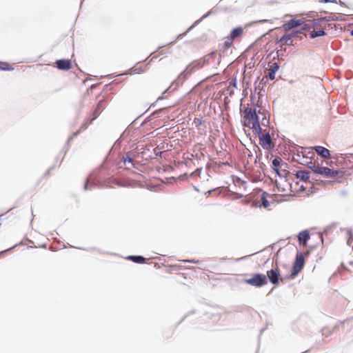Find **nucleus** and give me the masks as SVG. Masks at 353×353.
Returning <instances> with one entry per match:
<instances>
[{
  "label": "nucleus",
  "instance_id": "f257e3e1",
  "mask_svg": "<svg viewBox=\"0 0 353 353\" xmlns=\"http://www.w3.org/2000/svg\"><path fill=\"white\" fill-rule=\"evenodd\" d=\"M114 174L106 166L94 171L86 178L83 185L84 190H90L89 183L97 188H109L110 184L114 181Z\"/></svg>",
  "mask_w": 353,
  "mask_h": 353
},
{
  "label": "nucleus",
  "instance_id": "f03ea898",
  "mask_svg": "<svg viewBox=\"0 0 353 353\" xmlns=\"http://www.w3.org/2000/svg\"><path fill=\"white\" fill-rule=\"evenodd\" d=\"M343 161L344 162L342 167L336 169H330L327 166H320L316 175H321L326 179L334 176L343 179L352 175L353 173V154L343 157Z\"/></svg>",
  "mask_w": 353,
  "mask_h": 353
},
{
  "label": "nucleus",
  "instance_id": "7ed1b4c3",
  "mask_svg": "<svg viewBox=\"0 0 353 353\" xmlns=\"http://www.w3.org/2000/svg\"><path fill=\"white\" fill-rule=\"evenodd\" d=\"M261 114H263L261 107L248 106L245 108L243 114H241V123L244 127L251 128L252 132H259L262 128L260 125Z\"/></svg>",
  "mask_w": 353,
  "mask_h": 353
},
{
  "label": "nucleus",
  "instance_id": "20e7f679",
  "mask_svg": "<svg viewBox=\"0 0 353 353\" xmlns=\"http://www.w3.org/2000/svg\"><path fill=\"white\" fill-rule=\"evenodd\" d=\"M199 69L197 64L194 63V60L186 65L185 69L178 75L177 78L172 81V85H175L174 88L170 92H173L177 90L180 85H182L189 76L196 70Z\"/></svg>",
  "mask_w": 353,
  "mask_h": 353
},
{
  "label": "nucleus",
  "instance_id": "39448f33",
  "mask_svg": "<svg viewBox=\"0 0 353 353\" xmlns=\"http://www.w3.org/2000/svg\"><path fill=\"white\" fill-rule=\"evenodd\" d=\"M239 282L246 283L256 288H261L267 285L265 276L261 272L253 273L250 278L242 279Z\"/></svg>",
  "mask_w": 353,
  "mask_h": 353
},
{
  "label": "nucleus",
  "instance_id": "423d86ee",
  "mask_svg": "<svg viewBox=\"0 0 353 353\" xmlns=\"http://www.w3.org/2000/svg\"><path fill=\"white\" fill-rule=\"evenodd\" d=\"M253 134L259 137V144L263 150L274 151L272 146V141L268 130L261 128L259 132H253Z\"/></svg>",
  "mask_w": 353,
  "mask_h": 353
},
{
  "label": "nucleus",
  "instance_id": "0eeeda50",
  "mask_svg": "<svg viewBox=\"0 0 353 353\" xmlns=\"http://www.w3.org/2000/svg\"><path fill=\"white\" fill-rule=\"evenodd\" d=\"M162 48H163V46H159L157 47V48L156 49V50L154 52H152L149 55L148 58H150V60L148 62V63L145 65H144V66L141 65V66H139L136 68H132L131 69L126 70V71L123 72V73L117 74L115 77H120V76H123V75H132L134 74L143 73L145 70L146 67L150 64L151 61L158 57L157 55L154 54L155 53V52L159 51Z\"/></svg>",
  "mask_w": 353,
  "mask_h": 353
},
{
  "label": "nucleus",
  "instance_id": "6e6552de",
  "mask_svg": "<svg viewBox=\"0 0 353 353\" xmlns=\"http://www.w3.org/2000/svg\"><path fill=\"white\" fill-rule=\"evenodd\" d=\"M265 276L266 278L267 283L270 282L274 286L279 285L281 283V270L278 267H272L270 270L267 271Z\"/></svg>",
  "mask_w": 353,
  "mask_h": 353
},
{
  "label": "nucleus",
  "instance_id": "1a4fd4ad",
  "mask_svg": "<svg viewBox=\"0 0 353 353\" xmlns=\"http://www.w3.org/2000/svg\"><path fill=\"white\" fill-rule=\"evenodd\" d=\"M305 263V259L303 252L299 250L295 255L294 261L292 263V269L294 273L297 274L303 269Z\"/></svg>",
  "mask_w": 353,
  "mask_h": 353
},
{
  "label": "nucleus",
  "instance_id": "9d476101",
  "mask_svg": "<svg viewBox=\"0 0 353 353\" xmlns=\"http://www.w3.org/2000/svg\"><path fill=\"white\" fill-rule=\"evenodd\" d=\"M302 23H304V21L303 19H299L296 18H292L288 21H286L283 25L282 28L285 31H288L293 28H295Z\"/></svg>",
  "mask_w": 353,
  "mask_h": 353
},
{
  "label": "nucleus",
  "instance_id": "9b49d317",
  "mask_svg": "<svg viewBox=\"0 0 353 353\" xmlns=\"http://www.w3.org/2000/svg\"><path fill=\"white\" fill-rule=\"evenodd\" d=\"M57 68L59 70L67 71L72 68V61L70 59H59L56 60Z\"/></svg>",
  "mask_w": 353,
  "mask_h": 353
},
{
  "label": "nucleus",
  "instance_id": "f8f14e48",
  "mask_svg": "<svg viewBox=\"0 0 353 353\" xmlns=\"http://www.w3.org/2000/svg\"><path fill=\"white\" fill-rule=\"evenodd\" d=\"M125 259L128 261H132L133 263L137 264L149 263L148 259L142 255H128L125 257Z\"/></svg>",
  "mask_w": 353,
  "mask_h": 353
},
{
  "label": "nucleus",
  "instance_id": "ddd939ff",
  "mask_svg": "<svg viewBox=\"0 0 353 353\" xmlns=\"http://www.w3.org/2000/svg\"><path fill=\"white\" fill-rule=\"evenodd\" d=\"M312 149L318 154L319 156L325 158H330V151L322 145H314Z\"/></svg>",
  "mask_w": 353,
  "mask_h": 353
},
{
  "label": "nucleus",
  "instance_id": "4468645a",
  "mask_svg": "<svg viewBox=\"0 0 353 353\" xmlns=\"http://www.w3.org/2000/svg\"><path fill=\"white\" fill-rule=\"evenodd\" d=\"M272 194H270L265 191L261 190V204L258 205V207H263L265 209H268L270 206V203L272 201L268 200V197H272Z\"/></svg>",
  "mask_w": 353,
  "mask_h": 353
},
{
  "label": "nucleus",
  "instance_id": "2eb2a0df",
  "mask_svg": "<svg viewBox=\"0 0 353 353\" xmlns=\"http://www.w3.org/2000/svg\"><path fill=\"white\" fill-rule=\"evenodd\" d=\"M298 240L300 244L304 245L310 239V234L307 230H303L298 233Z\"/></svg>",
  "mask_w": 353,
  "mask_h": 353
},
{
  "label": "nucleus",
  "instance_id": "dca6fc26",
  "mask_svg": "<svg viewBox=\"0 0 353 353\" xmlns=\"http://www.w3.org/2000/svg\"><path fill=\"white\" fill-rule=\"evenodd\" d=\"M243 32V28L241 26H238L232 28L228 35L227 39H231L232 41L235 38L241 36Z\"/></svg>",
  "mask_w": 353,
  "mask_h": 353
},
{
  "label": "nucleus",
  "instance_id": "f3484780",
  "mask_svg": "<svg viewBox=\"0 0 353 353\" xmlns=\"http://www.w3.org/2000/svg\"><path fill=\"white\" fill-rule=\"evenodd\" d=\"M283 165H285V167H287L288 163H285L284 161H283L278 157H274L272 160L271 164H270V166L274 171L277 170H282Z\"/></svg>",
  "mask_w": 353,
  "mask_h": 353
},
{
  "label": "nucleus",
  "instance_id": "a211bd4d",
  "mask_svg": "<svg viewBox=\"0 0 353 353\" xmlns=\"http://www.w3.org/2000/svg\"><path fill=\"white\" fill-rule=\"evenodd\" d=\"M284 44L285 46H294V42L292 41L291 39L288 37V33H285L283 34L276 42V45H281Z\"/></svg>",
  "mask_w": 353,
  "mask_h": 353
},
{
  "label": "nucleus",
  "instance_id": "6ab92c4d",
  "mask_svg": "<svg viewBox=\"0 0 353 353\" xmlns=\"http://www.w3.org/2000/svg\"><path fill=\"white\" fill-rule=\"evenodd\" d=\"M105 101V99L103 98L97 102V105L94 106L91 110V114L92 115L96 114V113L99 114V116L102 112V111L105 109V106L103 105V103Z\"/></svg>",
  "mask_w": 353,
  "mask_h": 353
},
{
  "label": "nucleus",
  "instance_id": "aec40b11",
  "mask_svg": "<svg viewBox=\"0 0 353 353\" xmlns=\"http://www.w3.org/2000/svg\"><path fill=\"white\" fill-rule=\"evenodd\" d=\"M154 157L152 156V155H148V152H150V149L147 148V149H145L143 152H141V156L143 159H155V158H158V157H162V152L161 151H159V150H157L156 148L154 149Z\"/></svg>",
  "mask_w": 353,
  "mask_h": 353
},
{
  "label": "nucleus",
  "instance_id": "412c9836",
  "mask_svg": "<svg viewBox=\"0 0 353 353\" xmlns=\"http://www.w3.org/2000/svg\"><path fill=\"white\" fill-rule=\"evenodd\" d=\"M280 65L278 63H274L268 69V79L271 81L275 79V76L279 70Z\"/></svg>",
  "mask_w": 353,
  "mask_h": 353
},
{
  "label": "nucleus",
  "instance_id": "4be33fe9",
  "mask_svg": "<svg viewBox=\"0 0 353 353\" xmlns=\"http://www.w3.org/2000/svg\"><path fill=\"white\" fill-rule=\"evenodd\" d=\"M99 117V114L92 115L91 113L90 116L85 119V121L81 124V129L86 130L88 126L92 123V122Z\"/></svg>",
  "mask_w": 353,
  "mask_h": 353
},
{
  "label": "nucleus",
  "instance_id": "5701e85b",
  "mask_svg": "<svg viewBox=\"0 0 353 353\" xmlns=\"http://www.w3.org/2000/svg\"><path fill=\"white\" fill-rule=\"evenodd\" d=\"M296 176L300 181L307 182L310 177V173L307 171L298 170L296 173Z\"/></svg>",
  "mask_w": 353,
  "mask_h": 353
},
{
  "label": "nucleus",
  "instance_id": "b1692460",
  "mask_svg": "<svg viewBox=\"0 0 353 353\" xmlns=\"http://www.w3.org/2000/svg\"><path fill=\"white\" fill-rule=\"evenodd\" d=\"M256 83H257V80H256L254 83V92H251V94H250V104H249L248 106H250V107H256V108H261L260 105L257 103L255 102V99H256V92L257 90V88H256Z\"/></svg>",
  "mask_w": 353,
  "mask_h": 353
},
{
  "label": "nucleus",
  "instance_id": "393cba45",
  "mask_svg": "<svg viewBox=\"0 0 353 353\" xmlns=\"http://www.w3.org/2000/svg\"><path fill=\"white\" fill-rule=\"evenodd\" d=\"M325 35H327V32L323 29L313 30L310 32V38L311 39L325 37Z\"/></svg>",
  "mask_w": 353,
  "mask_h": 353
},
{
  "label": "nucleus",
  "instance_id": "a878e982",
  "mask_svg": "<svg viewBox=\"0 0 353 353\" xmlns=\"http://www.w3.org/2000/svg\"><path fill=\"white\" fill-rule=\"evenodd\" d=\"M332 21V19L329 17H317L311 20L313 26H316L322 22L328 23Z\"/></svg>",
  "mask_w": 353,
  "mask_h": 353
},
{
  "label": "nucleus",
  "instance_id": "bb28decb",
  "mask_svg": "<svg viewBox=\"0 0 353 353\" xmlns=\"http://www.w3.org/2000/svg\"><path fill=\"white\" fill-rule=\"evenodd\" d=\"M298 274L295 272H293V270L291 268L290 272L288 274H286L283 276L281 275V282L283 283L285 281H292L294 279Z\"/></svg>",
  "mask_w": 353,
  "mask_h": 353
},
{
  "label": "nucleus",
  "instance_id": "cd10ccee",
  "mask_svg": "<svg viewBox=\"0 0 353 353\" xmlns=\"http://www.w3.org/2000/svg\"><path fill=\"white\" fill-rule=\"evenodd\" d=\"M209 62L210 59L207 55L199 59L194 60V63L197 64V67H199V68H201L203 67L205 65L208 64Z\"/></svg>",
  "mask_w": 353,
  "mask_h": 353
},
{
  "label": "nucleus",
  "instance_id": "c85d7f7f",
  "mask_svg": "<svg viewBox=\"0 0 353 353\" xmlns=\"http://www.w3.org/2000/svg\"><path fill=\"white\" fill-rule=\"evenodd\" d=\"M0 70L11 72L14 70V68L10 65L8 62L0 61Z\"/></svg>",
  "mask_w": 353,
  "mask_h": 353
},
{
  "label": "nucleus",
  "instance_id": "c756f323",
  "mask_svg": "<svg viewBox=\"0 0 353 353\" xmlns=\"http://www.w3.org/2000/svg\"><path fill=\"white\" fill-rule=\"evenodd\" d=\"M232 46H233V41L231 39H227V40H225L223 42V45L220 49V51L222 53H225L227 52V50H229Z\"/></svg>",
  "mask_w": 353,
  "mask_h": 353
},
{
  "label": "nucleus",
  "instance_id": "7c9ffc66",
  "mask_svg": "<svg viewBox=\"0 0 353 353\" xmlns=\"http://www.w3.org/2000/svg\"><path fill=\"white\" fill-rule=\"evenodd\" d=\"M261 116H262V117L260 119L261 127H262V126H264V127L269 126L270 124V116H268L267 114H264L263 112V114H261Z\"/></svg>",
  "mask_w": 353,
  "mask_h": 353
},
{
  "label": "nucleus",
  "instance_id": "2f4dec72",
  "mask_svg": "<svg viewBox=\"0 0 353 353\" xmlns=\"http://www.w3.org/2000/svg\"><path fill=\"white\" fill-rule=\"evenodd\" d=\"M300 34L301 30H299L293 31L290 33H288V37H290V39H292V41H293L294 39L302 40V37L300 35Z\"/></svg>",
  "mask_w": 353,
  "mask_h": 353
},
{
  "label": "nucleus",
  "instance_id": "473e14b6",
  "mask_svg": "<svg viewBox=\"0 0 353 353\" xmlns=\"http://www.w3.org/2000/svg\"><path fill=\"white\" fill-rule=\"evenodd\" d=\"M23 245L22 242H21L19 243H16L14 245H12V247H10V248H9L8 249H6V250H4L3 251H1L0 252V257L3 256L6 254L10 252L14 249H15L16 248H17V247H19V245Z\"/></svg>",
  "mask_w": 353,
  "mask_h": 353
},
{
  "label": "nucleus",
  "instance_id": "72a5a7b5",
  "mask_svg": "<svg viewBox=\"0 0 353 353\" xmlns=\"http://www.w3.org/2000/svg\"><path fill=\"white\" fill-rule=\"evenodd\" d=\"M305 165L310 168L315 174H317L320 166L315 165L312 161H307Z\"/></svg>",
  "mask_w": 353,
  "mask_h": 353
},
{
  "label": "nucleus",
  "instance_id": "f704fd0d",
  "mask_svg": "<svg viewBox=\"0 0 353 353\" xmlns=\"http://www.w3.org/2000/svg\"><path fill=\"white\" fill-rule=\"evenodd\" d=\"M308 21L309 23H306L304 21V23L300 25L301 28L298 30H301V33L304 30H308L310 28L314 27L311 20H308Z\"/></svg>",
  "mask_w": 353,
  "mask_h": 353
},
{
  "label": "nucleus",
  "instance_id": "c9c22d12",
  "mask_svg": "<svg viewBox=\"0 0 353 353\" xmlns=\"http://www.w3.org/2000/svg\"><path fill=\"white\" fill-rule=\"evenodd\" d=\"M123 161L125 165L130 164L132 168H136V166L132 161V158L130 157V155H127L125 157Z\"/></svg>",
  "mask_w": 353,
  "mask_h": 353
},
{
  "label": "nucleus",
  "instance_id": "e433bc0d",
  "mask_svg": "<svg viewBox=\"0 0 353 353\" xmlns=\"http://www.w3.org/2000/svg\"><path fill=\"white\" fill-rule=\"evenodd\" d=\"M203 21L201 20V18H199V19L194 21L193 22V23L190 26L188 27L186 30L187 32L189 33L191 30H192L196 26H197L199 23H201Z\"/></svg>",
  "mask_w": 353,
  "mask_h": 353
},
{
  "label": "nucleus",
  "instance_id": "4c0bfd02",
  "mask_svg": "<svg viewBox=\"0 0 353 353\" xmlns=\"http://www.w3.org/2000/svg\"><path fill=\"white\" fill-rule=\"evenodd\" d=\"M203 21L201 20V18H199V19L194 21L193 22V23L190 26L188 27L186 30L187 32L189 33L191 30H192L196 26H197L199 23H201Z\"/></svg>",
  "mask_w": 353,
  "mask_h": 353
},
{
  "label": "nucleus",
  "instance_id": "58836bf2",
  "mask_svg": "<svg viewBox=\"0 0 353 353\" xmlns=\"http://www.w3.org/2000/svg\"><path fill=\"white\" fill-rule=\"evenodd\" d=\"M172 85H172V83L170 88H168L167 90H165V91H163V92H162V94H161V96H159V97L157 98V101H156L155 102H154L153 103H152V104H151L150 108H151V107H152V108L155 107V106H156V105H157V103L159 101H160V100H163V99H164V98H163V95L165 93L168 92V90L172 88Z\"/></svg>",
  "mask_w": 353,
  "mask_h": 353
},
{
  "label": "nucleus",
  "instance_id": "ea45409f",
  "mask_svg": "<svg viewBox=\"0 0 353 353\" xmlns=\"http://www.w3.org/2000/svg\"><path fill=\"white\" fill-rule=\"evenodd\" d=\"M67 151H68V148L63 147V148L59 152V157H61V161H60V163L59 165V166H60L61 162L63 161L66 153H67Z\"/></svg>",
  "mask_w": 353,
  "mask_h": 353
},
{
  "label": "nucleus",
  "instance_id": "a19ab883",
  "mask_svg": "<svg viewBox=\"0 0 353 353\" xmlns=\"http://www.w3.org/2000/svg\"><path fill=\"white\" fill-rule=\"evenodd\" d=\"M237 84H238L237 77L235 76V77H234L231 80V81L230 82L229 88H237Z\"/></svg>",
  "mask_w": 353,
  "mask_h": 353
},
{
  "label": "nucleus",
  "instance_id": "79ce46f5",
  "mask_svg": "<svg viewBox=\"0 0 353 353\" xmlns=\"http://www.w3.org/2000/svg\"><path fill=\"white\" fill-rule=\"evenodd\" d=\"M340 230H343V228H341ZM344 230H345V233H346L347 236H348V238L353 239V230H352V229L349 228H345Z\"/></svg>",
  "mask_w": 353,
  "mask_h": 353
},
{
  "label": "nucleus",
  "instance_id": "37998d69",
  "mask_svg": "<svg viewBox=\"0 0 353 353\" xmlns=\"http://www.w3.org/2000/svg\"><path fill=\"white\" fill-rule=\"evenodd\" d=\"M194 123L195 124V127L199 128L204 122V121L201 119L194 118Z\"/></svg>",
  "mask_w": 353,
  "mask_h": 353
},
{
  "label": "nucleus",
  "instance_id": "c03bdc74",
  "mask_svg": "<svg viewBox=\"0 0 353 353\" xmlns=\"http://www.w3.org/2000/svg\"><path fill=\"white\" fill-rule=\"evenodd\" d=\"M188 34V32H187V30H185V32L177 34L174 41H176V43L178 41L182 39L184 37H185Z\"/></svg>",
  "mask_w": 353,
  "mask_h": 353
},
{
  "label": "nucleus",
  "instance_id": "a18cd8bd",
  "mask_svg": "<svg viewBox=\"0 0 353 353\" xmlns=\"http://www.w3.org/2000/svg\"><path fill=\"white\" fill-rule=\"evenodd\" d=\"M85 130H82L81 129V126L80 127V128L74 132L70 137V139H74L75 137H77L82 131H84Z\"/></svg>",
  "mask_w": 353,
  "mask_h": 353
},
{
  "label": "nucleus",
  "instance_id": "49530a36",
  "mask_svg": "<svg viewBox=\"0 0 353 353\" xmlns=\"http://www.w3.org/2000/svg\"><path fill=\"white\" fill-rule=\"evenodd\" d=\"M288 172L286 170V172H281L280 179H284L285 181H289L290 178L288 176Z\"/></svg>",
  "mask_w": 353,
  "mask_h": 353
},
{
  "label": "nucleus",
  "instance_id": "de8ad7c7",
  "mask_svg": "<svg viewBox=\"0 0 353 353\" xmlns=\"http://www.w3.org/2000/svg\"><path fill=\"white\" fill-rule=\"evenodd\" d=\"M56 166H57V165H56V163H55V164H54L52 166H51L49 169H48V170L45 172V173L43 174V176H48V175L50 174L51 171H52V170H53L56 168Z\"/></svg>",
  "mask_w": 353,
  "mask_h": 353
},
{
  "label": "nucleus",
  "instance_id": "09e8293b",
  "mask_svg": "<svg viewBox=\"0 0 353 353\" xmlns=\"http://www.w3.org/2000/svg\"><path fill=\"white\" fill-rule=\"evenodd\" d=\"M185 263H195V264H200L202 261L195 259H185L183 261Z\"/></svg>",
  "mask_w": 353,
  "mask_h": 353
},
{
  "label": "nucleus",
  "instance_id": "8fccbe9b",
  "mask_svg": "<svg viewBox=\"0 0 353 353\" xmlns=\"http://www.w3.org/2000/svg\"><path fill=\"white\" fill-rule=\"evenodd\" d=\"M207 56L209 57L210 60V59L214 60L217 56V52L213 51V52H210V54H208Z\"/></svg>",
  "mask_w": 353,
  "mask_h": 353
},
{
  "label": "nucleus",
  "instance_id": "3c124183",
  "mask_svg": "<svg viewBox=\"0 0 353 353\" xmlns=\"http://www.w3.org/2000/svg\"><path fill=\"white\" fill-rule=\"evenodd\" d=\"M211 15H212V12L208 11L206 13H205L203 15H202L200 18L201 19L202 21H203L204 19H207L208 17H210Z\"/></svg>",
  "mask_w": 353,
  "mask_h": 353
},
{
  "label": "nucleus",
  "instance_id": "603ef678",
  "mask_svg": "<svg viewBox=\"0 0 353 353\" xmlns=\"http://www.w3.org/2000/svg\"><path fill=\"white\" fill-rule=\"evenodd\" d=\"M332 228L329 225L324 228L323 232L325 234L327 235L332 230Z\"/></svg>",
  "mask_w": 353,
  "mask_h": 353
},
{
  "label": "nucleus",
  "instance_id": "864d4df0",
  "mask_svg": "<svg viewBox=\"0 0 353 353\" xmlns=\"http://www.w3.org/2000/svg\"><path fill=\"white\" fill-rule=\"evenodd\" d=\"M259 168L261 170L262 172H265L266 170V165L263 162L259 161Z\"/></svg>",
  "mask_w": 353,
  "mask_h": 353
},
{
  "label": "nucleus",
  "instance_id": "5fc2aeb1",
  "mask_svg": "<svg viewBox=\"0 0 353 353\" xmlns=\"http://www.w3.org/2000/svg\"><path fill=\"white\" fill-rule=\"evenodd\" d=\"M258 252H256V253H254V254H252L246 255L245 256L239 258V259H236V261H241L245 260V259H248L249 257H250L251 256H253V255H254V254H256Z\"/></svg>",
  "mask_w": 353,
  "mask_h": 353
},
{
  "label": "nucleus",
  "instance_id": "6e6d98bb",
  "mask_svg": "<svg viewBox=\"0 0 353 353\" xmlns=\"http://www.w3.org/2000/svg\"><path fill=\"white\" fill-rule=\"evenodd\" d=\"M267 329V325L262 327L260 331H259V341H260V338H261V335ZM259 347H260V345L259 343L258 344V350L259 349Z\"/></svg>",
  "mask_w": 353,
  "mask_h": 353
},
{
  "label": "nucleus",
  "instance_id": "4d7b16f0",
  "mask_svg": "<svg viewBox=\"0 0 353 353\" xmlns=\"http://www.w3.org/2000/svg\"><path fill=\"white\" fill-rule=\"evenodd\" d=\"M274 172L276 176H278L280 179L281 174V172H286V170L285 169L277 170H275Z\"/></svg>",
  "mask_w": 353,
  "mask_h": 353
},
{
  "label": "nucleus",
  "instance_id": "13d9d810",
  "mask_svg": "<svg viewBox=\"0 0 353 353\" xmlns=\"http://www.w3.org/2000/svg\"><path fill=\"white\" fill-rule=\"evenodd\" d=\"M274 172L276 176H278L280 179L281 174V172H286V170L285 169L277 170H275Z\"/></svg>",
  "mask_w": 353,
  "mask_h": 353
},
{
  "label": "nucleus",
  "instance_id": "bf43d9fd",
  "mask_svg": "<svg viewBox=\"0 0 353 353\" xmlns=\"http://www.w3.org/2000/svg\"><path fill=\"white\" fill-rule=\"evenodd\" d=\"M256 80L258 81V79ZM263 87H264V84L263 83V79L259 83L257 82V83H256L257 90L261 89V88L263 89Z\"/></svg>",
  "mask_w": 353,
  "mask_h": 353
},
{
  "label": "nucleus",
  "instance_id": "052dcab7",
  "mask_svg": "<svg viewBox=\"0 0 353 353\" xmlns=\"http://www.w3.org/2000/svg\"><path fill=\"white\" fill-rule=\"evenodd\" d=\"M194 310H192L190 312H188L187 314L183 316V317L181 319V320L178 323V325L181 323L187 318V316L189 315V314H194Z\"/></svg>",
  "mask_w": 353,
  "mask_h": 353
},
{
  "label": "nucleus",
  "instance_id": "680f3d73",
  "mask_svg": "<svg viewBox=\"0 0 353 353\" xmlns=\"http://www.w3.org/2000/svg\"><path fill=\"white\" fill-rule=\"evenodd\" d=\"M176 43V41L173 40L165 45L169 49Z\"/></svg>",
  "mask_w": 353,
  "mask_h": 353
},
{
  "label": "nucleus",
  "instance_id": "e2e57ef3",
  "mask_svg": "<svg viewBox=\"0 0 353 353\" xmlns=\"http://www.w3.org/2000/svg\"><path fill=\"white\" fill-rule=\"evenodd\" d=\"M268 21H269L268 19H261V20H257V21H253V23H264Z\"/></svg>",
  "mask_w": 353,
  "mask_h": 353
},
{
  "label": "nucleus",
  "instance_id": "0e129e2a",
  "mask_svg": "<svg viewBox=\"0 0 353 353\" xmlns=\"http://www.w3.org/2000/svg\"><path fill=\"white\" fill-rule=\"evenodd\" d=\"M171 53H172L171 50H168L167 52H164V51H161L160 52V54L162 55V56H164V57H167L168 54H170Z\"/></svg>",
  "mask_w": 353,
  "mask_h": 353
},
{
  "label": "nucleus",
  "instance_id": "69168bd1",
  "mask_svg": "<svg viewBox=\"0 0 353 353\" xmlns=\"http://www.w3.org/2000/svg\"><path fill=\"white\" fill-rule=\"evenodd\" d=\"M101 83H94V84H92L91 85V86L90 87V88L88 90H90V92H92L93 90L98 85H99Z\"/></svg>",
  "mask_w": 353,
  "mask_h": 353
},
{
  "label": "nucleus",
  "instance_id": "338daca9",
  "mask_svg": "<svg viewBox=\"0 0 353 353\" xmlns=\"http://www.w3.org/2000/svg\"><path fill=\"white\" fill-rule=\"evenodd\" d=\"M72 140H73V139H70V137H68V140H67V141H66V143H65V146H64V147H65V148H68V147H69V145H70V142H71Z\"/></svg>",
  "mask_w": 353,
  "mask_h": 353
},
{
  "label": "nucleus",
  "instance_id": "774afa93",
  "mask_svg": "<svg viewBox=\"0 0 353 353\" xmlns=\"http://www.w3.org/2000/svg\"><path fill=\"white\" fill-rule=\"evenodd\" d=\"M305 190H306V188L304 185H302L299 187V192H305Z\"/></svg>",
  "mask_w": 353,
  "mask_h": 353
}]
</instances>
